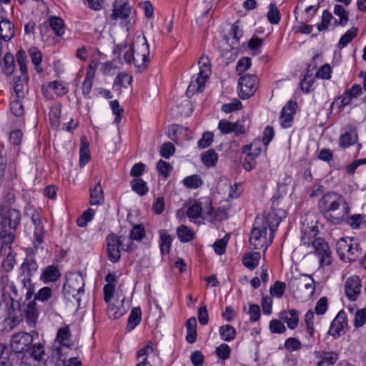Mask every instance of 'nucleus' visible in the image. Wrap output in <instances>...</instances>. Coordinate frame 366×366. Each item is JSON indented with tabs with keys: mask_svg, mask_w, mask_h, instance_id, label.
<instances>
[{
	"mask_svg": "<svg viewBox=\"0 0 366 366\" xmlns=\"http://www.w3.org/2000/svg\"><path fill=\"white\" fill-rule=\"evenodd\" d=\"M129 50L124 54V61L128 64H134L140 71L144 69L149 61V44L146 38L137 36Z\"/></svg>",
	"mask_w": 366,
	"mask_h": 366,
	"instance_id": "20e7f679",
	"label": "nucleus"
},
{
	"mask_svg": "<svg viewBox=\"0 0 366 366\" xmlns=\"http://www.w3.org/2000/svg\"><path fill=\"white\" fill-rule=\"evenodd\" d=\"M366 323V309L358 310L355 316L354 325L360 327Z\"/></svg>",
	"mask_w": 366,
	"mask_h": 366,
	"instance_id": "680f3d73",
	"label": "nucleus"
},
{
	"mask_svg": "<svg viewBox=\"0 0 366 366\" xmlns=\"http://www.w3.org/2000/svg\"><path fill=\"white\" fill-rule=\"evenodd\" d=\"M281 219L276 214H269L266 219L257 218L251 230L249 244L254 249H264L265 252L274 238L275 229Z\"/></svg>",
	"mask_w": 366,
	"mask_h": 366,
	"instance_id": "f257e3e1",
	"label": "nucleus"
},
{
	"mask_svg": "<svg viewBox=\"0 0 366 366\" xmlns=\"http://www.w3.org/2000/svg\"><path fill=\"white\" fill-rule=\"evenodd\" d=\"M285 347L290 352L297 351L301 347V342L295 337H289L285 342Z\"/></svg>",
	"mask_w": 366,
	"mask_h": 366,
	"instance_id": "e2e57ef3",
	"label": "nucleus"
},
{
	"mask_svg": "<svg viewBox=\"0 0 366 366\" xmlns=\"http://www.w3.org/2000/svg\"><path fill=\"white\" fill-rule=\"evenodd\" d=\"M4 71L6 74H11L14 71V57L10 53H6L4 58Z\"/></svg>",
	"mask_w": 366,
	"mask_h": 366,
	"instance_id": "864d4df0",
	"label": "nucleus"
},
{
	"mask_svg": "<svg viewBox=\"0 0 366 366\" xmlns=\"http://www.w3.org/2000/svg\"><path fill=\"white\" fill-rule=\"evenodd\" d=\"M349 249H347L345 262H352L355 261L362 254V248L360 244L354 239H350L348 244Z\"/></svg>",
	"mask_w": 366,
	"mask_h": 366,
	"instance_id": "412c9836",
	"label": "nucleus"
},
{
	"mask_svg": "<svg viewBox=\"0 0 366 366\" xmlns=\"http://www.w3.org/2000/svg\"><path fill=\"white\" fill-rule=\"evenodd\" d=\"M175 152V147L171 142L164 143L159 150L160 154L165 159H169Z\"/></svg>",
	"mask_w": 366,
	"mask_h": 366,
	"instance_id": "6e6d98bb",
	"label": "nucleus"
},
{
	"mask_svg": "<svg viewBox=\"0 0 366 366\" xmlns=\"http://www.w3.org/2000/svg\"><path fill=\"white\" fill-rule=\"evenodd\" d=\"M219 335L222 340L231 342L237 336V332L234 327L229 325H222L219 328Z\"/></svg>",
	"mask_w": 366,
	"mask_h": 366,
	"instance_id": "cd10ccee",
	"label": "nucleus"
},
{
	"mask_svg": "<svg viewBox=\"0 0 366 366\" xmlns=\"http://www.w3.org/2000/svg\"><path fill=\"white\" fill-rule=\"evenodd\" d=\"M350 238H340L336 243V251L340 258L344 261L347 249H349V243Z\"/></svg>",
	"mask_w": 366,
	"mask_h": 366,
	"instance_id": "58836bf2",
	"label": "nucleus"
},
{
	"mask_svg": "<svg viewBox=\"0 0 366 366\" xmlns=\"http://www.w3.org/2000/svg\"><path fill=\"white\" fill-rule=\"evenodd\" d=\"M347 318L345 312L340 311L331 323L329 334L337 338L345 332Z\"/></svg>",
	"mask_w": 366,
	"mask_h": 366,
	"instance_id": "4468645a",
	"label": "nucleus"
},
{
	"mask_svg": "<svg viewBox=\"0 0 366 366\" xmlns=\"http://www.w3.org/2000/svg\"><path fill=\"white\" fill-rule=\"evenodd\" d=\"M360 291L361 282L358 276H352L346 280L345 292L347 297L350 300H356L360 294Z\"/></svg>",
	"mask_w": 366,
	"mask_h": 366,
	"instance_id": "2eb2a0df",
	"label": "nucleus"
},
{
	"mask_svg": "<svg viewBox=\"0 0 366 366\" xmlns=\"http://www.w3.org/2000/svg\"><path fill=\"white\" fill-rule=\"evenodd\" d=\"M199 71L197 76H193L187 90V95L191 96L196 92H202L211 74V64L208 56H202L198 61Z\"/></svg>",
	"mask_w": 366,
	"mask_h": 366,
	"instance_id": "39448f33",
	"label": "nucleus"
},
{
	"mask_svg": "<svg viewBox=\"0 0 366 366\" xmlns=\"http://www.w3.org/2000/svg\"><path fill=\"white\" fill-rule=\"evenodd\" d=\"M269 330L272 333L282 334L286 331V327L279 320H272L269 322Z\"/></svg>",
	"mask_w": 366,
	"mask_h": 366,
	"instance_id": "13d9d810",
	"label": "nucleus"
},
{
	"mask_svg": "<svg viewBox=\"0 0 366 366\" xmlns=\"http://www.w3.org/2000/svg\"><path fill=\"white\" fill-rule=\"evenodd\" d=\"M15 34L14 26L7 19H2L0 21V39L4 41H10Z\"/></svg>",
	"mask_w": 366,
	"mask_h": 366,
	"instance_id": "6ab92c4d",
	"label": "nucleus"
},
{
	"mask_svg": "<svg viewBox=\"0 0 366 366\" xmlns=\"http://www.w3.org/2000/svg\"><path fill=\"white\" fill-rule=\"evenodd\" d=\"M132 189L139 195L144 196L147 194L149 189L147 183L141 178H135L131 181Z\"/></svg>",
	"mask_w": 366,
	"mask_h": 366,
	"instance_id": "e433bc0d",
	"label": "nucleus"
},
{
	"mask_svg": "<svg viewBox=\"0 0 366 366\" xmlns=\"http://www.w3.org/2000/svg\"><path fill=\"white\" fill-rule=\"evenodd\" d=\"M263 142L261 140L257 139L254 140L252 143L249 145H246L243 148L244 153H249L252 154L254 157L259 156V154L262 152V144Z\"/></svg>",
	"mask_w": 366,
	"mask_h": 366,
	"instance_id": "a19ab883",
	"label": "nucleus"
},
{
	"mask_svg": "<svg viewBox=\"0 0 366 366\" xmlns=\"http://www.w3.org/2000/svg\"><path fill=\"white\" fill-rule=\"evenodd\" d=\"M344 221L352 229H356L360 228L362 224H366V216L360 214L346 216Z\"/></svg>",
	"mask_w": 366,
	"mask_h": 366,
	"instance_id": "2f4dec72",
	"label": "nucleus"
},
{
	"mask_svg": "<svg viewBox=\"0 0 366 366\" xmlns=\"http://www.w3.org/2000/svg\"><path fill=\"white\" fill-rule=\"evenodd\" d=\"M260 258V252H252L244 256L243 264L246 267L254 269L258 265Z\"/></svg>",
	"mask_w": 366,
	"mask_h": 366,
	"instance_id": "72a5a7b5",
	"label": "nucleus"
},
{
	"mask_svg": "<svg viewBox=\"0 0 366 366\" xmlns=\"http://www.w3.org/2000/svg\"><path fill=\"white\" fill-rule=\"evenodd\" d=\"M145 237V229L142 224H137L130 232V240L141 241Z\"/></svg>",
	"mask_w": 366,
	"mask_h": 366,
	"instance_id": "de8ad7c7",
	"label": "nucleus"
},
{
	"mask_svg": "<svg viewBox=\"0 0 366 366\" xmlns=\"http://www.w3.org/2000/svg\"><path fill=\"white\" fill-rule=\"evenodd\" d=\"M213 134L212 132H204L202 137L198 141L199 148L204 149L210 146L213 142Z\"/></svg>",
	"mask_w": 366,
	"mask_h": 366,
	"instance_id": "774afa93",
	"label": "nucleus"
},
{
	"mask_svg": "<svg viewBox=\"0 0 366 366\" xmlns=\"http://www.w3.org/2000/svg\"><path fill=\"white\" fill-rule=\"evenodd\" d=\"M26 215H31V220L34 226V239L33 244L36 251L39 247L44 242L45 230L40 215L34 209H29L26 212Z\"/></svg>",
	"mask_w": 366,
	"mask_h": 366,
	"instance_id": "9b49d317",
	"label": "nucleus"
},
{
	"mask_svg": "<svg viewBox=\"0 0 366 366\" xmlns=\"http://www.w3.org/2000/svg\"><path fill=\"white\" fill-rule=\"evenodd\" d=\"M51 297V290L49 287H44L35 294L34 300L41 302H46Z\"/></svg>",
	"mask_w": 366,
	"mask_h": 366,
	"instance_id": "4d7b16f0",
	"label": "nucleus"
},
{
	"mask_svg": "<svg viewBox=\"0 0 366 366\" xmlns=\"http://www.w3.org/2000/svg\"><path fill=\"white\" fill-rule=\"evenodd\" d=\"M215 353L219 359L226 360L229 358L231 349L229 345L222 343L216 348Z\"/></svg>",
	"mask_w": 366,
	"mask_h": 366,
	"instance_id": "3c124183",
	"label": "nucleus"
},
{
	"mask_svg": "<svg viewBox=\"0 0 366 366\" xmlns=\"http://www.w3.org/2000/svg\"><path fill=\"white\" fill-rule=\"evenodd\" d=\"M160 234V249L162 253H169L172 242V238L171 235L168 234L166 230H162L159 232Z\"/></svg>",
	"mask_w": 366,
	"mask_h": 366,
	"instance_id": "4c0bfd02",
	"label": "nucleus"
},
{
	"mask_svg": "<svg viewBox=\"0 0 366 366\" xmlns=\"http://www.w3.org/2000/svg\"><path fill=\"white\" fill-rule=\"evenodd\" d=\"M49 27L57 36H61L64 34V22L62 19L52 16L49 19Z\"/></svg>",
	"mask_w": 366,
	"mask_h": 366,
	"instance_id": "bb28decb",
	"label": "nucleus"
},
{
	"mask_svg": "<svg viewBox=\"0 0 366 366\" xmlns=\"http://www.w3.org/2000/svg\"><path fill=\"white\" fill-rule=\"evenodd\" d=\"M314 355L319 359L317 366H332L339 359L338 353L333 351H315Z\"/></svg>",
	"mask_w": 366,
	"mask_h": 366,
	"instance_id": "a211bd4d",
	"label": "nucleus"
},
{
	"mask_svg": "<svg viewBox=\"0 0 366 366\" xmlns=\"http://www.w3.org/2000/svg\"><path fill=\"white\" fill-rule=\"evenodd\" d=\"M61 117V104H54L50 109L49 113V117L51 123V126L53 128H57L60 124Z\"/></svg>",
	"mask_w": 366,
	"mask_h": 366,
	"instance_id": "7c9ffc66",
	"label": "nucleus"
},
{
	"mask_svg": "<svg viewBox=\"0 0 366 366\" xmlns=\"http://www.w3.org/2000/svg\"><path fill=\"white\" fill-rule=\"evenodd\" d=\"M5 256L6 258L2 262V267L6 272H9L13 269L15 264V258L12 254L11 246L9 247V252H6Z\"/></svg>",
	"mask_w": 366,
	"mask_h": 366,
	"instance_id": "8fccbe9b",
	"label": "nucleus"
},
{
	"mask_svg": "<svg viewBox=\"0 0 366 366\" xmlns=\"http://www.w3.org/2000/svg\"><path fill=\"white\" fill-rule=\"evenodd\" d=\"M104 202L103 190L100 185V180L90 189V200L92 205H99Z\"/></svg>",
	"mask_w": 366,
	"mask_h": 366,
	"instance_id": "a878e982",
	"label": "nucleus"
},
{
	"mask_svg": "<svg viewBox=\"0 0 366 366\" xmlns=\"http://www.w3.org/2000/svg\"><path fill=\"white\" fill-rule=\"evenodd\" d=\"M33 342V337L26 332H18L11 336L10 347L15 353L26 352Z\"/></svg>",
	"mask_w": 366,
	"mask_h": 366,
	"instance_id": "ddd939ff",
	"label": "nucleus"
},
{
	"mask_svg": "<svg viewBox=\"0 0 366 366\" xmlns=\"http://www.w3.org/2000/svg\"><path fill=\"white\" fill-rule=\"evenodd\" d=\"M258 79L256 75H245L239 80V96L246 99L252 96L257 89Z\"/></svg>",
	"mask_w": 366,
	"mask_h": 366,
	"instance_id": "f8f14e48",
	"label": "nucleus"
},
{
	"mask_svg": "<svg viewBox=\"0 0 366 366\" xmlns=\"http://www.w3.org/2000/svg\"><path fill=\"white\" fill-rule=\"evenodd\" d=\"M267 19L272 24H277L280 21V13L277 7L274 4L269 6V11L267 14Z\"/></svg>",
	"mask_w": 366,
	"mask_h": 366,
	"instance_id": "c03bdc74",
	"label": "nucleus"
},
{
	"mask_svg": "<svg viewBox=\"0 0 366 366\" xmlns=\"http://www.w3.org/2000/svg\"><path fill=\"white\" fill-rule=\"evenodd\" d=\"M318 232L315 225L303 227L300 240L303 245L314 249L321 267L328 266L332 263L331 250L327 242L317 237Z\"/></svg>",
	"mask_w": 366,
	"mask_h": 366,
	"instance_id": "7ed1b4c3",
	"label": "nucleus"
},
{
	"mask_svg": "<svg viewBox=\"0 0 366 366\" xmlns=\"http://www.w3.org/2000/svg\"><path fill=\"white\" fill-rule=\"evenodd\" d=\"M126 239L125 237L117 236L115 234H109L107 237V247L108 259L112 262H117L121 258L120 247L122 250L129 251L132 249L133 243L129 242L124 247V242Z\"/></svg>",
	"mask_w": 366,
	"mask_h": 366,
	"instance_id": "6e6552de",
	"label": "nucleus"
},
{
	"mask_svg": "<svg viewBox=\"0 0 366 366\" xmlns=\"http://www.w3.org/2000/svg\"><path fill=\"white\" fill-rule=\"evenodd\" d=\"M157 168L158 172L164 177H167L172 171V166L170 164L162 159L158 162Z\"/></svg>",
	"mask_w": 366,
	"mask_h": 366,
	"instance_id": "338daca9",
	"label": "nucleus"
},
{
	"mask_svg": "<svg viewBox=\"0 0 366 366\" xmlns=\"http://www.w3.org/2000/svg\"><path fill=\"white\" fill-rule=\"evenodd\" d=\"M315 76L322 79H330L331 78V66L326 64L322 66L317 71Z\"/></svg>",
	"mask_w": 366,
	"mask_h": 366,
	"instance_id": "052dcab7",
	"label": "nucleus"
},
{
	"mask_svg": "<svg viewBox=\"0 0 366 366\" xmlns=\"http://www.w3.org/2000/svg\"><path fill=\"white\" fill-rule=\"evenodd\" d=\"M29 54L32 61V63L35 65L36 69L38 72L41 71V69H39L40 64L41 63L42 56L41 52L37 48L33 47L29 49Z\"/></svg>",
	"mask_w": 366,
	"mask_h": 366,
	"instance_id": "5fc2aeb1",
	"label": "nucleus"
},
{
	"mask_svg": "<svg viewBox=\"0 0 366 366\" xmlns=\"http://www.w3.org/2000/svg\"><path fill=\"white\" fill-rule=\"evenodd\" d=\"M177 234L182 242H189L194 239V232L185 225H180L177 229Z\"/></svg>",
	"mask_w": 366,
	"mask_h": 366,
	"instance_id": "c756f323",
	"label": "nucleus"
},
{
	"mask_svg": "<svg viewBox=\"0 0 366 366\" xmlns=\"http://www.w3.org/2000/svg\"><path fill=\"white\" fill-rule=\"evenodd\" d=\"M297 104L295 102L289 101L282 108L280 115V124L284 128L291 127L293 120V115L295 113Z\"/></svg>",
	"mask_w": 366,
	"mask_h": 366,
	"instance_id": "f3484780",
	"label": "nucleus"
},
{
	"mask_svg": "<svg viewBox=\"0 0 366 366\" xmlns=\"http://www.w3.org/2000/svg\"><path fill=\"white\" fill-rule=\"evenodd\" d=\"M357 140V134L355 129H350L343 133L339 139V144L342 148H347L355 144Z\"/></svg>",
	"mask_w": 366,
	"mask_h": 366,
	"instance_id": "393cba45",
	"label": "nucleus"
},
{
	"mask_svg": "<svg viewBox=\"0 0 366 366\" xmlns=\"http://www.w3.org/2000/svg\"><path fill=\"white\" fill-rule=\"evenodd\" d=\"M126 312L125 309L121 307H117L114 305L109 304L107 307V314L109 318L117 320L122 317Z\"/></svg>",
	"mask_w": 366,
	"mask_h": 366,
	"instance_id": "a18cd8bd",
	"label": "nucleus"
},
{
	"mask_svg": "<svg viewBox=\"0 0 366 366\" xmlns=\"http://www.w3.org/2000/svg\"><path fill=\"white\" fill-rule=\"evenodd\" d=\"M17 64L19 66L21 73L23 76L24 81L28 80V73L26 67V54L23 49H19L16 55Z\"/></svg>",
	"mask_w": 366,
	"mask_h": 366,
	"instance_id": "473e14b6",
	"label": "nucleus"
},
{
	"mask_svg": "<svg viewBox=\"0 0 366 366\" xmlns=\"http://www.w3.org/2000/svg\"><path fill=\"white\" fill-rule=\"evenodd\" d=\"M357 34V29L355 27H353L348 31H346V33L341 36L339 43L338 46L340 49H343L349 43L352 41V40L356 37Z\"/></svg>",
	"mask_w": 366,
	"mask_h": 366,
	"instance_id": "ea45409f",
	"label": "nucleus"
},
{
	"mask_svg": "<svg viewBox=\"0 0 366 366\" xmlns=\"http://www.w3.org/2000/svg\"><path fill=\"white\" fill-rule=\"evenodd\" d=\"M141 320L142 312L140 308H133L128 318L127 330L131 331L134 329L139 324Z\"/></svg>",
	"mask_w": 366,
	"mask_h": 366,
	"instance_id": "c85d7f7f",
	"label": "nucleus"
},
{
	"mask_svg": "<svg viewBox=\"0 0 366 366\" xmlns=\"http://www.w3.org/2000/svg\"><path fill=\"white\" fill-rule=\"evenodd\" d=\"M318 207L321 213L330 218L335 224L344 222L350 210L345 199L335 192L325 194L320 199Z\"/></svg>",
	"mask_w": 366,
	"mask_h": 366,
	"instance_id": "f03ea898",
	"label": "nucleus"
},
{
	"mask_svg": "<svg viewBox=\"0 0 366 366\" xmlns=\"http://www.w3.org/2000/svg\"><path fill=\"white\" fill-rule=\"evenodd\" d=\"M131 16V6L127 0H115L110 19L112 21L120 19L122 26L128 31L134 24Z\"/></svg>",
	"mask_w": 366,
	"mask_h": 366,
	"instance_id": "0eeeda50",
	"label": "nucleus"
},
{
	"mask_svg": "<svg viewBox=\"0 0 366 366\" xmlns=\"http://www.w3.org/2000/svg\"><path fill=\"white\" fill-rule=\"evenodd\" d=\"M201 159L206 167H214L218 160V155L214 149H209L202 154Z\"/></svg>",
	"mask_w": 366,
	"mask_h": 366,
	"instance_id": "c9c22d12",
	"label": "nucleus"
},
{
	"mask_svg": "<svg viewBox=\"0 0 366 366\" xmlns=\"http://www.w3.org/2000/svg\"><path fill=\"white\" fill-rule=\"evenodd\" d=\"M314 84V78L312 77V74H310L309 73H306L304 79L301 81L300 86L302 91L308 93L310 92V87Z\"/></svg>",
	"mask_w": 366,
	"mask_h": 366,
	"instance_id": "0e129e2a",
	"label": "nucleus"
},
{
	"mask_svg": "<svg viewBox=\"0 0 366 366\" xmlns=\"http://www.w3.org/2000/svg\"><path fill=\"white\" fill-rule=\"evenodd\" d=\"M95 211L89 208L85 210L83 214L77 219L76 224L80 227H84L87 225L88 222L92 221L94 218Z\"/></svg>",
	"mask_w": 366,
	"mask_h": 366,
	"instance_id": "37998d69",
	"label": "nucleus"
},
{
	"mask_svg": "<svg viewBox=\"0 0 366 366\" xmlns=\"http://www.w3.org/2000/svg\"><path fill=\"white\" fill-rule=\"evenodd\" d=\"M71 332L69 326L61 327L58 330L54 342L66 348L71 346Z\"/></svg>",
	"mask_w": 366,
	"mask_h": 366,
	"instance_id": "4be33fe9",
	"label": "nucleus"
},
{
	"mask_svg": "<svg viewBox=\"0 0 366 366\" xmlns=\"http://www.w3.org/2000/svg\"><path fill=\"white\" fill-rule=\"evenodd\" d=\"M61 274L57 267L54 265H50L44 269L41 275V280L46 283L51 282H53L58 280Z\"/></svg>",
	"mask_w": 366,
	"mask_h": 366,
	"instance_id": "b1692460",
	"label": "nucleus"
},
{
	"mask_svg": "<svg viewBox=\"0 0 366 366\" xmlns=\"http://www.w3.org/2000/svg\"><path fill=\"white\" fill-rule=\"evenodd\" d=\"M286 287L285 282L276 281L270 288V294L273 297L280 298L283 295Z\"/></svg>",
	"mask_w": 366,
	"mask_h": 366,
	"instance_id": "09e8293b",
	"label": "nucleus"
},
{
	"mask_svg": "<svg viewBox=\"0 0 366 366\" xmlns=\"http://www.w3.org/2000/svg\"><path fill=\"white\" fill-rule=\"evenodd\" d=\"M334 14L339 17V21H335V24L340 26H345L348 21V14L345 8L341 5H335Z\"/></svg>",
	"mask_w": 366,
	"mask_h": 366,
	"instance_id": "79ce46f5",
	"label": "nucleus"
},
{
	"mask_svg": "<svg viewBox=\"0 0 366 366\" xmlns=\"http://www.w3.org/2000/svg\"><path fill=\"white\" fill-rule=\"evenodd\" d=\"M30 357L39 362H43L45 365L46 355L44 351V345L41 343L34 344L31 347H29L26 352Z\"/></svg>",
	"mask_w": 366,
	"mask_h": 366,
	"instance_id": "5701e85b",
	"label": "nucleus"
},
{
	"mask_svg": "<svg viewBox=\"0 0 366 366\" xmlns=\"http://www.w3.org/2000/svg\"><path fill=\"white\" fill-rule=\"evenodd\" d=\"M289 287L292 292H302L308 298H311L315 291L313 278L311 275L305 274L291 278Z\"/></svg>",
	"mask_w": 366,
	"mask_h": 366,
	"instance_id": "1a4fd4ad",
	"label": "nucleus"
},
{
	"mask_svg": "<svg viewBox=\"0 0 366 366\" xmlns=\"http://www.w3.org/2000/svg\"><path fill=\"white\" fill-rule=\"evenodd\" d=\"M218 128L223 134L234 132L236 135H239L246 132V127L241 121L232 123L227 119H222L219 122Z\"/></svg>",
	"mask_w": 366,
	"mask_h": 366,
	"instance_id": "dca6fc26",
	"label": "nucleus"
},
{
	"mask_svg": "<svg viewBox=\"0 0 366 366\" xmlns=\"http://www.w3.org/2000/svg\"><path fill=\"white\" fill-rule=\"evenodd\" d=\"M20 99L13 100L10 104V109L16 117H21L24 114V107Z\"/></svg>",
	"mask_w": 366,
	"mask_h": 366,
	"instance_id": "bf43d9fd",
	"label": "nucleus"
},
{
	"mask_svg": "<svg viewBox=\"0 0 366 366\" xmlns=\"http://www.w3.org/2000/svg\"><path fill=\"white\" fill-rule=\"evenodd\" d=\"M279 317L285 322L287 325V327L291 330L296 328L298 325L299 313L295 309L281 312L279 314Z\"/></svg>",
	"mask_w": 366,
	"mask_h": 366,
	"instance_id": "aec40b11",
	"label": "nucleus"
},
{
	"mask_svg": "<svg viewBox=\"0 0 366 366\" xmlns=\"http://www.w3.org/2000/svg\"><path fill=\"white\" fill-rule=\"evenodd\" d=\"M202 212V204L199 202H195L188 208L187 215L189 218L195 219L200 217Z\"/></svg>",
	"mask_w": 366,
	"mask_h": 366,
	"instance_id": "603ef678",
	"label": "nucleus"
},
{
	"mask_svg": "<svg viewBox=\"0 0 366 366\" xmlns=\"http://www.w3.org/2000/svg\"><path fill=\"white\" fill-rule=\"evenodd\" d=\"M63 293L69 299L73 297L78 305H80L81 296L84 294V279L80 272H71L66 275Z\"/></svg>",
	"mask_w": 366,
	"mask_h": 366,
	"instance_id": "423d86ee",
	"label": "nucleus"
},
{
	"mask_svg": "<svg viewBox=\"0 0 366 366\" xmlns=\"http://www.w3.org/2000/svg\"><path fill=\"white\" fill-rule=\"evenodd\" d=\"M246 156L244 159L242 167L247 171L253 169L256 165V157L247 152L245 153Z\"/></svg>",
	"mask_w": 366,
	"mask_h": 366,
	"instance_id": "69168bd1",
	"label": "nucleus"
},
{
	"mask_svg": "<svg viewBox=\"0 0 366 366\" xmlns=\"http://www.w3.org/2000/svg\"><path fill=\"white\" fill-rule=\"evenodd\" d=\"M183 183L188 188L196 189L201 187L203 182L199 176L194 174L184 178Z\"/></svg>",
	"mask_w": 366,
	"mask_h": 366,
	"instance_id": "49530a36",
	"label": "nucleus"
},
{
	"mask_svg": "<svg viewBox=\"0 0 366 366\" xmlns=\"http://www.w3.org/2000/svg\"><path fill=\"white\" fill-rule=\"evenodd\" d=\"M12 353L6 345L0 344V366H13Z\"/></svg>",
	"mask_w": 366,
	"mask_h": 366,
	"instance_id": "f704fd0d",
	"label": "nucleus"
},
{
	"mask_svg": "<svg viewBox=\"0 0 366 366\" xmlns=\"http://www.w3.org/2000/svg\"><path fill=\"white\" fill-rule=\"evenodd\" d=\"M8 293H12V296H11V299L12 300L17 298L21 299L22 296H25L26 300H29L31 298L34 292L31 279L30 277H24L17 284L11 282V284L8 286Z\"/></svg>",
	"mask_w": 366,
	"mask_h": 366,
	"instance_id": "9d476101",
	"label": "nucleus"
}]
</instances>
